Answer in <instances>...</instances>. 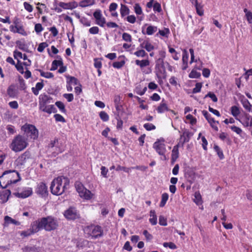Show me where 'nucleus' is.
Masks as SVG:
<instances>
[{
  "label": "nucleus",
  "mask_w": 252,
  "mask_h": 252,
  "mask_svg": "<svg viewBox=\"0 0 252 252\" xmlns=\"http://www.w3.org/2000/svg\"><path fill=\"white\" fill-rule=\"evenodd\" d=\"M207 97H209L211 98V99L214 101V102H216L218 101V98L217 97L216 95L212 92H209L204 97V98H206Z\"/></svg>",
  "instance_id": "45"
},
{
  "label": "nucleus",
  "mask_w": 252,
  "mask_h": 252,
  "mask_svg": "<svg viewBox=\"0 0 252 252\" xmlns=\"http://www.w3.org/2000/svg\"><path fill=\"white\" fill-rule=\"evenodd\" d=\"M143 126L148 131L156 129V126L153 124L151 123L145 124Z\"/></svg>",
  "instance_id": "56"
},
{
  "label": "nucleus",
  "mask_w": 252,
  "mask_h": 252,
  "mask_svg": "<svg viewBox=\"0 0 252 252\" xmlns=\"http://www.w3.org/2000/svg\"><path fill=\"white\" fill-rule=\"evenodd\" d=\"M48 44L46 42H42L40 43L37 48V51L39 52H42L44 49L48 46Z\"/></svg>",
  "instance_id": "58"
},
{
  "label": "nucleus",
  "mask_w": 252,
  "mask_h": 252,
  "mask_svg": "<svg viewBox=\"0 0 252 252\" xmlns=\"http://www.w3.org/2000/svg\"><path fill=\"white\" fill-rule=\"evenodd\" d=\"M15 66L20 73L23 74L24 73L23 65L21 61L18 60L17 63L15 64Z\"/></svg>",
  "instance_id": "37"
},
{
  "label": "nucleus",
  "mask_w": 252,
  "mask_h": 252,
  "mask_svg": "<svg viewBox=\"0 0 252 252\" xmlns=\"http://www.w3.org/2000/svg\"><path fill=\"white\" fill-rule=\"evenodd\" d=\"M69 181L67 178L63 176L58 177L51 183L50 189L52 194L61 195L69 186Z\"/></svg>",
  "instance_id": "3"
},
{
  "label": "nucleus",
  "mask_w": 252,
  "mask_h": 252,
  "mask_svg": "<svg viewBox=\"0 0 252 252\" xmlns=\"http://www.w3.org/2000/svg\"><path fill=\"white\" fill-rule=\"evenodd\" d=\"M156 69L157 70V72H166L165 67L164 66L163 59L158 58L156 62Z\"/></svg>",
  "instance_id": "13"
},
{
  "label": "nucleus",
  "mask_w": 252,
  "mask_h": 252,
  "mask_svg": "<svg viewBox=\"0 0 252 252\" xmlns=\"http://www.w3.org/2000/svg\"><path fill=\"white\" fill-rule=\"evenodd\" d=\"M79 195L86 199H90L92 197L93 194L89 190L85 189Z\"/></svg>",
  "instance_id": "26"
},
{
  "label": "nucleus",
  "mask_w": 252,
  "mask_h": 252,
  "mask_svg": "<svg viewBox=\"0 0 252 252\" xmlns=\"http://www.w3.org/2000/svg\"><path fill=\"white\" fill-rule=\"evenodd\" d=\"M157 31V27L152 26H149L147 27L146 32H145L144 30H142L143 34H147L148 35H152Z\"/></svg>",
  "instance_id": "29"
},
{
  "label": "nucleus",
  "mask_w": 252,
  "mask_h": 252,
  "mask_svg": "<svg viewBox=\"0 0 252 252\" xmlns=\"http://www.w3.org/2000/svg\"><path fill=\"white\" fill-rule=\"evenodd\" d=\"M134 11L137 15H140L142 13V8L139 3L135 4L134 6Z\"/></svg>",
  "instance_id": "55"
},
{
  "label": "nucleus",
  "mask_w": 252,
  "mask_h": 252,
  "mask_svg": "<svg viewBox=\"0 0 252 252\" xmlns=\"http://www.w3.org/2000/svg\"><path fill=\"white\" fill-rule=\"evenodd\" d=\"M192 135L193 134L191 132H189V130L185 129L183 131V134L181 136V139L184 138L183 144L185 143V142H189L190 138L192 136Z\"/></svg>",
  "instance_id": "16"
},
{
  "label": "nucleus",
  "mask_w": 252,
  "mask_h": 252,
  "mask_svg": "<svg viewBox=\"0 0 252 252\" xmlns=\"http://www.w3.org/2000/svg\"><path fill=\"white\" fill-rule=\"evenodd\" d=\"M242 103L243 104V107L248 111H251V107L252 105H251L250 103L249 102V101L245 99L244 100H242Z\"/></svg>",
  "instance_id": "38"
},
{
  "label": "nucleus",
  "mask_w": 252,
  "mask_h": 252,
  "mask_svg": "<svg viewBox=\"0 0 252 252\" xmlns=\"http://www.w3.org/2000/svg\"><path fill=\"white\" fill-rule=\"evenodd\" d=\"M202 85L201 83H197L195 84V87L192 90V93L196 94L201 91Z\"/></svg>",
  "instance_id": "47"
},
{
  "label": "nucleus",
  "mask_w": 252,
  "mask_h": 252,
  "mask_svg": "<svg viewBox=\"0 0 252 252\" xmlns=\"http://www.w3.org/2000/svg\"><path fill=\"white\" fill-rule=\"evenodd\" d=\"M38 227L37 226L35 221H33L30 226V228L26 230L20 232L21 236L26 237L31 236V235L38 232Z\"/></svg>",
  "instance_id": "10"
},
{
  "label": "nucleus",
  "mask_w": 252,
  "mask_h": 252,
  "mask_svg": "<svg viewBox=\"0 0 252 252\" xmlns=\"http://www.w3.org/2000/svg\"><path fill=\"white\" fill-rule=\"evenodd\" d=\"M39 109L43 111L48 104L52 103V98L47 94H41L39 96Z\"/></svg>",
  "instance_id": "8"
},
{
  "label": "nucleus",
  "mask_w": 252,
  "mask_h": 252,
  "mask_svg": "<svg viewBox=\"0 0 252 252\" xmlns=\"http://www.w3.org/2000/svg\"><path fill=\"white\" fill-rule=\"evenodd\" d=\"M141 47L145 48L148 52H150L154 49V46L147 40L144 41L141 44Z\"/></svg>",
  "instance_id": "20"
},
{
  "label": "nucleus",
  "mask_w": 252,
  "mask_h": 252,
  "mask_svg": "<svg viewBox=\"0 0 252 252\" xmlns=\"http://www.w3.org/2000/svg\"><path fill=\"white\" fill-rule=\"evenodd\" d=\"M16 33H20L23 35H26L27 32L24 30L23 26H16Z\"/></svg>",
  "instance_id": "48"
},
{
  "label": "nucleus",
  "mask_w": 252,
  "mask_h": 252,
  "mask_svg": "<svg viewBox=\"0 0 252 252\" xmlns=\"http://www.w3.org/2000/svg\"><path fill=\"white\" fill-rule=\"evenodd\" d=\"M95 3L94 0H83L79 2V5L82 7H85L92 5Z\"/></svg>",
  "instance_id": "28"
},
{
  "label": "nucleus",
  "mask_w": 252,
  "mask_h": 252,
  "mask_svg": "<svg viewBox=\"0 0 252 252\" xmlns=\"http://www.w3.org/2000/svg\"><path fill=\"white\" fill-rule=\"evenodd\" d=\"M35 221L39 231L42 229L46 231L56 230L59 224L58 219L52 216L41 218Z\"/></svg>",
  "instance_id": "1"
},
{
  "label": "nucleus",
  "mask_w": 252,
  "mask_h": 252,
  "mask_svg": "<svg viewBox=\"0 0 252 252\" xmlns=\"http://www.w3.org/2000/svg\"><path fill=\"white\" fill-rule=\"evenodd\" d=\"M200 73L194 69H193L189 75V77L190 78H198L200 77Z\"/></svg>",
  "instance_id": "39"
},
{
  "label": "nucleus",
  "mask_w": 252,
  "mask_h": 252,
  "mask_svg": "<svg viewBox=\"0 0 252 252\" xmlns=\"http://www.w3.org/2000/svg\"><path fill=\"white\" fill-rule=\"evenodd\" d=\"M35 192L42 197H46L48 194L47 187L45 183L40 182L37 185Z\"/></svg>",
  "instance_id": "11"
},
{
  "label": "nucleus",
  "mask_w": 252,
  "mask_h": 252,
  "mask_svg": "<svg viewBox=\"0 0 252 252\" xmlns=\"http://www.w3.org/2000/svg\"><path fill=\"white\" fill-rule=\"evenodd\" d=\"M67 78L68 79L67 81L68 84H71L74 85H76L79 83L78 79L74 77L68 76L67 77Z\"/></svg>",
  "instance_id": "41"
},
{
  "label": "nucleus",
  "mask_w": 252,
  "mask_h": 252,
  "mask_svg": "<svg viewBox=\"0 0 252 252\" xmlns=\"http://www.w3.org/2000/svg\"><path fill=\"white\" fill-rule=\"evenodd\" d=\"M85 233L92 238L96 239L103 235V230L98 225H92L87 226L85 229Z\"/></svg>",
  "instance_id": "6"
},
{
  "label": "nucleus",
  "mask_w": 252,
  "mask_h": 252,
  "mask_svg": "<svg viewBox=\"0 0 252 252\" xmlns=\"http://www.w3.org/2000/svg\"><path fill=\"white\" fill-rule=\"evenodd\" d=\"M153 9L155 11L160 12L161 11V8L160 3L155 2L153 5Z\"/></svg>",
  "instance_id": "63"
},
{
  "label": "nucleus",
  "mask_w": 252,
  "mask_h": 252,
  "mask_svg": "<svg viewBox=\"0 0 252 252\" xmlns=\"http://www.w3.org/2000/svg\"><path fill=\"white\" fill-rule=\"evenodd\" d=\"M21 129L24 131L25 136L27 139L29 138L33 140L37 138L38 131L34 126L26 124L22 126Z\"/></svg>",
  "instance_id": "5"
},
{
  "label": "nucleus",
  "mask_w": 252,
  "mask_h": 252,
  "mask_svg": "<svg viewBox=\"0 0 252 252\" xmlns=\"http://www.w3.org/2000/svg\"><path fill=\"white\" fill-rule=\"evenodd\" d=\"M157 110L159 113H162L169 110L167 105L164 102V100H162Z\"/></svg>",
  "instance_id": "19"
},
{
  "label": "nucleus",
  "mask_w": 252,
  "mask_h": 252,
  "mask_svg": "<svg viewBox=\"0 0 252 252\" xmlns=\"http://www.w3.org/2000/svg\"><path fill=\"white\" fill-rule=\"evenodd\" d=\"M24 6L25 9L27 10L29 12H31L32 11L33 7L29 3L27 2H24Z\"/></svg>",
  "instance_id": "64"
},
{
  "label": "nucleus",
  "mask_w": 252,
  "mask_h": 252,
  "mask_svg": "<svg viewBox=\"0 0 252 252\" xmlns=\"http://www.w3.org/2000/svg\"><path fill=\"white\" fill-rule=\"evenodd\" d=\"M55 105L58 107V108L60 110V111L63 113H65L66 110L65 108V106L64 104L60 101H58L56 102Z\"/></svg>",
  "instance_id": "35"
},
{
  "label": "nucleus",
  "mask_w": 252,
  "mask_h": 252,
  "mask_svg": "<svg viewBox=\"0 0 252 252\" xmlns=\"http://www.w3.org/2000/svg\"><path fill=\"white\" fill-rule=\"evenodd\" d=\"M150 216L151 217L149 219V221L150 223L153 225H155L157 224V217L156 214V212L155 210H151L150 212Z\"/></svg>",
  "instance_id": "22"
},
{
  "label": "nucleus",
  "mask_w": 252,
  "mask_h": 252,
  "mask_svg": "<svg viewBox=\"0 0 252 252\" xmlns=\"http://www.w3.org/2000/svg\"><path fill=\"white\" fill-rule=\"evenodd\" d=\"M168 197H169V196L167 193H164L162 194L161 200L159 204V206L160 207H163L165 206V205L168 199Z\"/></svg>",
  "instance_id": "33"
},
{
  "label": "nucleus",
  "mask_w": 252,
  "mask_h": 252,
  "mask_svg": "<svg viewBox=\"0 0 252 252\" xmlns=\"http://www.w3.org/2000/svg\"><path fill=\"white\" fill-rule=\"evenodd\" d=\"M214 150L217 153V154L219 158L220 159H223L224 158V156L223 154L222 151L220 150V147L218 145H215L214 146Z\"/></svg>",
  "instance_id": "44"
},
{
  "label": "nucleus",
  "mask_w": 252,
  "mask_h": 252,
  "mask_svg": "<svg viewBox=\"0 0 252 252\" xmlns=\"http://www.w3.org/2000/svg\"><path fill=\"white\" fill-rule=\"evenodd\" d=\"M31 157L30 153L28 151L25 152L18 158V163L21 165H23L26 162L27 160L29 159Z\"/></svg>",
  "instance_id": "15"
},
{
  "label": "nucleus",
  "mask_w": 252,
  "mask_h": 252,
  "mask_svg": "<svg viewBox=\"0 0 252 252\" xmlns=\"http://www.w3.org/2000/svg\"><path fill=\"white\" fill-rule=\"evenodd\" d=\"M11 194V191L9 189H6L4 191H2L0 194V197L1 199H4V202H6L8 200L9 196Z\"/></svg>",
  "instance_id": "31"
},
{
  "label": "nucleus",
  "mask_w": 252,
  "mask_h": 252,
  "mask_svg": "<svg viewBox=\"0 0 252 252\" xmlns=\"http://www.w3.org/2000/svg\"><path fill=\"white\" fill-rule=\"evenodd\" d=\"M130 10L128 7L123 4H121L120 13L122 17H124L125 16L129 14Z\"/></svg>",
  "instance_id": "21"
},
{
  "label": "nucleus",
  "mask_w": 252,
  "mask_h": 252,
  "mask_svg": "<svg viewBox=\"0 0 252 252\" xmlns=\"http://www.w3.org/2000/svg\"><path fill=\"white\" fill-rule=\"evenodd\" d=\"M245 126H252V117L249 114H246L245 115V117L242 123Z\"/></svg>",
  "instance_id": "18"
},
{
  "label": "nucleus",
  "mask_w": 252,
  "mask_h": 252,
  "mask_svg": "<svg viewBox=\"0 0 252 252\" xmlns=\"http://www.w3.org/2000/svg\"><path fill=\"white\" fill-rule=\"evenodd\" d=\"M8 95L10 97H14L16 94L15 87L13 85L9 86L7 90Z\"/></svg>",
  "instance_id": "32"
},
{
  "label": "nucleus",
  "mask_w": 252,
  "mask_h": 252,
  "mask_svg": "<svg viewBox=\"0 0 252 252\" xmlns=\"http://www.w3.org/2000/svg\"><path fill=\"white\" fill-rule=\"evenodd\" d=\"M163 245L165 248L169 247L171 249H176L177 248L176 245L172 242H165Z\"/></svg>",
  "instance_id": "61"
},
{
  "label": "nucleus",
  "mask_w": 252,
  "mask_h": 252,
  "mask_svg": "<svg viewBox=\"0 0 252 252\" xmlns=\"http://www.w3.org/2000/svg\"><path fill=\"white\" fill-rule=\"evenodd\" d=\"M106 23L105 19L104 17H103L102 16L98 19L96 20V23L99 26L101 27H103L104 24Z\"/></svg>",
  "instance_id": "52"
},
{
  "label": "nucleus",
  "mask_w": 252,
  "mask_h": 252,
  "mask_svg": "<svg viewBox=\"0 0 252 252\" xmlns=\"http://www.w3.org/2000/svg\"><path fill=\"white\" fill-rule=\"evenodd\" d=\"M202 114L203 115V116L205 117V118L208 121V122H209L211 121H213L214 118H213L211 117V115L210 114H209L207 111L203 110L202 111Z\"/></svg>",
  "instance_id": "60"
},
{
  "label": "nucleus",
  "mask_w": 252,
  "mask_h": 252,
  "mask_svg": "<svg viewBox=\"0 0 252 252\" xmlns=\"http://www.w3.org/2000/svg\"><path fill=\"white\" fill-rule=\"evenodd\" d=\"M59 60H54L52 63V66L50 70H55L58 68V67L60 65H63V62L61 58Z\"/></svg>",
  "instance_id": "24"
},
{
  "label": "nucleus",
  "mask_w": 252,
  "mask_h": 252,
  "mask_svg": "<svg viewBox=\"0 0 252 252\" xmlns=\"http://www.w3.org/2000/svg\"><path fill=\"white\" fill-rule=\"evenodd\" d=\"M194 5L197 14L200 16L203 15L204 10L202 6L200 4L198 3L197 0H194Z\"/></svg>",
  "instance_id": "25"
},
{
  "label": "nucleus",
  "mask_w": 252,
  "mask_h": 252,
  "mask_svg": "<svg viewBox=\"0 0 252 252\" xmlns=\"http://www.w3.org/2000/svg\"><path fill=\"white\" fill-rule=\"evenodd\" d=\"M38 71L40 73V75L46 78H52L54 77V75L52 73L49 72H44L41 69H39Z\"/></svg>",
  "instance_id": "40"
},
{
  "label": "nucleus",
  "mask_w": 252,
  "mask_h": 252,
  "mask_svg": "<svg viewBox=\"0 0 252 252\" xmlns=\"http://www.w3.org/2000/svg\"><path fill=\"white\" fill-rule=\"evenodd\" d=\"M4 223L6 224L7 225L10 224V223H13L16 225H19L20 224V222L16 220H15L13 219L11 217L6 216L4 217Z\"/></svg>",
  "instance_id": "23"
},
{
  "label": "nucleus",
  "mask_w": 252,
  "mask_h": 252,
  "mask_svg": "<svg viewBox=\"0 0 252 252\" xmlns=\"http://www.w3.org/2000/svg\"><path fill=\"white\" fill-rule=\"evenodd\" d=\"M123 39L126 42H131L132 41L131 36L126 32H124L122 35Z\"/></svg>",
  "instance_id": "57"
},
{
  "label": "nucleus",
  "mask_w": 252,
  "mask_h": 252,
  "mask_svg": "<svg viewBox=\"0 0 252 252\" xmlns=\"http://www.w3.org/2000/svg\"><path fill=\"white\" fill-rule=\"evenodd\" d=\"M135 63L136 65L140 66L141 68L148 66L150 64V62L148 60H143L139 61L137 60L135 61Z\"/></svg>",
  "instance_id": "30"
},
{
  "label": "nucleus",
  "mask_w": 252,
  "mask_h": 252,
  "mask_svg": "<svg viewBox=\"0 0 252 252\" xmlns=\"http://www.w3.org/2000/svg\"><path fill=\"white\" fill-rule=\"evenodd\" d=\"M54 117L57 122H61L63 123L65 122V119L60 114H56L54 115Z\"/></svg>",
  "instance_id": "59"
},
{
  "label": "nucleus",
  "mask_w": 252,
  "mask_h": 252,
  "mask_svg": "<svg viewBox=\"0 0 252 252\" xmlns=\"http://www.w3.org/2000/svg\"><path fill=\"white\" fill-rule=\"evenodd\" d=\"M44 84L42 82H38L36 84L35 88L33 87L32 89L33 93L36 95H38L39 94V91L41 90Z\"/></svg>",
  "instance_id": "27"
},
{
  "label": "nucleus",
  "mask_w": 252,
  "mask_h": 252,
  "mask_svg": "<svg viewBox=\"0 0 252 252\" xmlns=\"http://www.w3.org/2000/svg\"><path fill=\"white\" fill-rule=\"evenodd\" d=\"M64 216L68 220H75L80 218V214L74 207H70L64 211Z\"/></svg>",
  "instance_id": "9"
},
{
  "label": "nucleus",
  "mask_w": 252,
  "mask_h": 252,
  "mask_svg": "<svg viewBox=\"0 0 252 252\" xmlns=\"http://www.w3.org/2000/svg\"><path fill=\"white\" fill-rule=\"evenodd\" d=\"M43 112L51 114L52 113H56L57 112V110L54 105H49Z\"/></svg>",
  "instance_id": "34"
},
{
  "label": "nucleus",
  "mask_w": 252,
  "mask_h": 252,
  "mask_svg": "<svg viewBox=\"0 0 252 252\" xmlns=\"http://www.w3.org/2000/svg\"><path fill=\"white\" fill-rule=\"evenodd\" d=\"M80 22L85 26L90 27L91 26V22L85 17L80 18Z\"/></svg>",
  "instance_id": "54"
},
{
  "label": "nucleus",
  "mask_w": 252,
  "mask_h": 252,
  "mask_svg": "<svg viewBox=\"0 0 252 252\" xmlns=\"http://www.w3.org/2000/svg\"><path fill=\"white\" fill-rule=\"evenodd\" d=\"M38 249L35 246H27L23 249V252H38Z\"/></svg>",
  "instance_id": "42"
},
{
  "label": "nucleus",
  "mask_w": 252,
  "mask_h": 252,
  "mask_svg": "<svg viewBox=\"0 0 252 252\" xmlns=\"http://www.w3.org/2000/svg\"><path fill=\"white\" fill-rule=\"evenodd\" d=\"M189 60V54L186 49H184L183 51V57H182V62L183 63H188Z\"/></svg>",
  "instance_id": "50"
},
{
  "label": "nucleus",
  "mask_w": 252,
  "mask_h": 252,
  "mask_svg": "<svg viewBox=\"0 0 252 252\" xmlns=\"http://www.w3.org/2000/svg\"><path fill=\"white\" fill-rule=\"evenodd\" d=\"M75 187L79 194L85 189L83 185L80 183H76Z\"/></svg>",
  "instance_id": "49"
},
{
  "label": "nucleus",
  "mask_w": 252,
  "mask_h": 252,
  "mask_svg": "<svg viewBox=\"0 0 252 252\" xmlns=\"http://www.w3.org/2000/svg\"><path fill=\"white\" fill-rule=\"evenodd\" d=\"M20 180V174L17 171L15 170H6L0 176V186L5 189Z\"/></svg>",
  "instance_id": "2"
},
{
  "label": "nucleus",
  "mask_w": 252,
  "mask_h": 252,
  "mask_svg": "<svg viewBox=\"0 0 252 252\" xmlns=\"http://www.w3.org/2000/svg\"><path fill=\"white\" fill-rule=\"evenodd\" d=\"M211 126L216 131H218V126H217V124H219V122L218 121H215L214 120V119H213V121H210L209 122H208Z\"/></svg>",
  "instance_id": "53"
},
{
  "label": "nucleus",
  "mask_w": 252,
  "mask_h": 252,
  "mask_svg": "<svg viewBox=\"0 0 252 252\" xmlns=\"http://www.w3.org/2000/svg\"><path fill=\"white\" fill-rule=\"evenodd\" d=\"M179 144L174 146L173 149L172 151V157L171 160L173 162L176 160L179 157V151H178Z\"/></svg>",
  "instance_id": "17"
},
{
  "label": "nucleus",
  "mask_w": 252,
  "mask_h": 252,
  "mask_svg": "<svg viewBox=\"0 0 252 252\" xmlns=\"http://www.w3.org/2000/svg\"><path fill=\"white\" fill-rule=\"evenodd\" d=\"M231 113L234 117H236L240 114V112L237 106H233L231 107Z\"/></svg>",
  "instance_id": "36"
},
{
  "label": "nucleus",
  "mask_w": 252,
  "mask_h": 252,
  "mask_svg": "<svg viewBox=\"0 0 252 252\" xmlns=\"http://www.w3.org/2000/svg\"><path fill=\"white\" fill-rule=\"evenodd\" d=\"M59 5L65 9H72L77 7L78 4L76 1H73L68 3H65L63 2H60Z\"/></svg>",
  "instance_id": "14"
},
{
  "label": "nucleus",
  "mask_w": 252,
  "mask_h": 252,
  "mask_svg": "<svg viewBox=\"0 0 252 252\" xmlns=\"http://www.w3.org/2000/svg\"><path fill=\"white\" fill-rule=\"evenodd\" d=\"M32 193V189L28 188L25 189L21 192H15L13 194L15 196L18 198H25L31 196Z\"/></svg>",
  "instance_id": "12"
},
{
  "label": "nucleus",
  "mask_w": 252,
  "mask_h": 252,
  "mask_svg": "<svg viewBox=\"0 0 252 252\" xmlns=\"http://www.w3.org/2000/svg\"><path fill=\"white\" fill-rule=\"evenodd\" d=\"M194 202L199 205L201 203V196L199 192H195L194 193Z\"/></svg>",
  "instance_id": "43"
},
{
  "label": "nucleus",
  "mask_w": 252,
  "mask_h": 252,
  "mask_svg": "<svg viewBox=\"0 0 252 252\" xmlns=\"http://www.w3.org/2000/svg\"><path fill=\"white\" fill-rule=\"evenodd\" d=\"M159 224L162 226H166L167 224L166 219L163 216H160L159 217Z\"/></svg>",
  "instance_id": "62"
},
{
  "label": "nucleus",
  "mask_w": 252,
  "mask_h": 252,
  "mask_svg": "<svg viewBox=\"0 0 252 252\" xmlns=\"http://www.w3.org/2000/svg\"><path fill=\"white\" fill-rule=\"evenodd\" d=\"M99 117L104 122H106L109 120L108 115L104 111H101L99 113Z\"/></svg>",
  "instance_id": "46"
},
{
  "label": "nucleus",
  "mask_w": 252,
  "mask_h": 252,
  "mask_svg": "<svg viewBox=\"0 0 252 252\" xmlns=\"http://www.w3.org/2000/svg\"><path fill=\"white\" fill-rule=\"evenodd\" d=\"M153 148L159 155L163 157L164 159H166L165 154L166 152V149L163 138L157 140V141L154 143Z\"/></svg>",
  "instance_id": "7"
},
{
  "label": "nucleus",
  "mask_w": 252,
  "mask_h": 252,
  "mask_svg": "<svg viewBox=\"0 0 252 252\" xmlns=\"http://www.w3.org/2000/svg\"><path fill=\"white\" fill-rule=\"evenodd\" d=\"M28 145V139L25 135H18L13 139L10 147L12 151L19 152L25 149Z\"/></svg>",
  "instance_id": "4"
},
{
  "label": "nucleus",
  "mask_w": 252,
  "mask_h": 252,
  "mask_svg": "<svg viewBox=\"0 0 252 252\" xmlns=\"http://www.w3.org/2000/svg\"><path fill=\"white\" fill-rule=\"evenodd\" d=\"M125 61H122L121 62H115L113 63V66L114 68H120L125 64Z\"/></svg>",
  "instance_id": "51"
}]
</instances>
